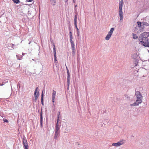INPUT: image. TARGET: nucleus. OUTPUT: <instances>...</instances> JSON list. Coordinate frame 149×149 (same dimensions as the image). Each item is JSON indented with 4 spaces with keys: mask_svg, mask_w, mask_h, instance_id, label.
<instances>
[{
    "mask_svg": "<svg viewBox=\"0 0 149 149\" xmlns=\"http://www.w3.org/2000/svg\"><path fill=\"white\" fill-rule=\"evenodd\" d=\"M135 95L137 99L135 102L131 104V106H138L142 102L143 96L140 92L139 91L136 92Z\"/></svg>",
    "mask_w": 149,
    "mask_h": 149,
    "instance_id": "obj_1",
    "label": "nucleus"
},
{
    "mask_svg": "<svg viewBox=\"0 0 149 149\" xmlns=\"http://www.w3.org/2000/svg\"><path fill=\"white\" fill-rule=\"evenodd\" d=\"M137 26L134 29V32L136 33H139L143 31L144 26L142 25L141 22H137Z\"/></svg>",
    "mask_w": 149,
    "mask_h": 149,
    "instance_id": "obj_2",
    "label": "nucleus"
},
{
    "mask_svg": "<svg viewBox=\"0 0 149 149\" xmlns=\"http://www.w3.org/2000/svg\"><path fill=\"white\" fill-rule=\"evenodd\" d=\"M124 2L123 0H121L119 3V7L118 9V14L120 17V21H122L123 18V13L122 11V7Z\"/></svg>",
    "mask_w": 149,
    "mask_h": 149,
    "instance_id": "obj_3",
    "label": "nucleus"
},
{
    "mask_svg": "<svg viewBox=\"0 0 149 149\" xmlns=\"http://www.w3.org/2000/svg\"><path fill=\"white\" fill-rule=\"evenodd\" d=\"M149 36V32H144L141 34L139 37V40H143L148 39V37Z\"/></svg>",
    "mask_w": 149,
    "mask_h": 149,
    "instance_id": "obj_4",
    "label": "nucleus"
},
{
    "mask_svg": "<svg viewBox=\"0 0 149 149\" xmlns=\"http://www.w3.org/2000/svg\"><path fill=\"white\" fill-rule=\"evenodd\" d=\"M139 40V41L142 43V44L146 47H149V39L143 40Z\"/></svg>",
    "mask_w": 149,
    "mask_h": 149,
    "instance_id": "obj_5",
    "label": "nucleus"
},
{
    "mask_svg": "<svg viewBox=\"0 0 149 149\" xmlns=\"http://www.w3.org/2000/svg\"><path fill=\"white\" fill-rule=\"evenodd\" d=\"M114 30V29L113 28H112L111 29L110 31L108 32V34L105 37V39L107 40H109L111 36L112 35L113 31Z\"/></svg>",
    "mask_w": 149,
    "mask_h": 149,
    "instance_id": "obj_6",
    "label": "nucleus"
},
{
    "mask_svg": "<svg viewBox=\"0 0 149 149\" xmlns=\"http://www.w3.org/2000/svg\"><path fill=\"white\" fill-rule=\"evenodd\" d=\"M22 142L23 143L24 149H28V144L26 137L23 136L22 138Z\"/></svg>",
    "mask_w": 149,
    "mask_h": 149,
    "instance_id": "obj_7",
    "label": "nucleus"
},
{
    "mask_svg": "<svg viewBox=\"0 0 149 149\" xmlns=\"http://www.w3.org/2000/svg\"><path fill=\"white\" fill-rule=\"evenodd\" d=\"M125 142V141L123 140H121L119 141L118 142L114 143H113L112 146L116 147L120 146L121 145L123 144Z\"/></svg>",
    "mask_w": 149,
    "mask_h": 149,
    "instance_id": "obj_8",
    "label": "nucleus"
},
{
    "mask_svg": "<svg viewBox=\"0 0 149 149\" xmlns=\"http://www.w3.org/2000/svg\"><path fill=\"white\" fill-rule=\"evenodd\" d=\"M38 88H37L35 90V92L34 93V97H38L39 95V92L38 91H37V89Z\"/></svg>",
    "mask_w": 149,
    "mask_h": 149,
    "instance_id": "obj_9",
    "label": "nucleus"
},
{
    "mask_svg": "<svg viewBox=\"0 0 149 149\" xmlns=\"http://www.w3.org/2000/svg\"><path fill=\"white\" fill-rule=\"evenodd\" d=\"M60 132L55 131L54 139H56L59 137L60 135Z\"/></svg>",
    "mask_w": 149,
    "mask_h": 149,
    "instance_id": "obj_10",
    "label": "nucleus"
},
{
    "mask_svg": "<svg viewBox=\"0 0 149 149\" xmlns=\"http://www.w3.org/2000/svg\"><path fill=\"white\" fill-rule=\"evenodd\" d=\"M40 126L41 128L42 127V112H41L40 114Z\"/></svg>",
    "mask_w": 149,
    "mask_h": 149,
    "instance_id": "obj_11",
    "label": "nucleus"
},
{
    "mask_svg": "<svg viewBox=\"0 0 149 149\" xmlns=\"http://www.w3.org/2000/svg\"><path fill=\"white\" fill-rule=\"evenodd\" d=\"M15 46L14 44H9V45L8 46V48L10 50L13 49L14 47Z\"/></svg>",
    "mask_w": 149,
    "mask_h": 149,
    "instance_id": "obj_12",
    "label": "nucleus"
},
{
    "mask_svg": "<svg viewBox=\"0 0 149 149\" xmlns=\"http://www.w3.org/2000/svg\"><path fill=\"white\" fill-rule=\"evenodd\" d=\"M53 47L54 56H56V49L54 43L53 44Z\"/></svg>",
    "mask_w": 149,
    "mask_h": 149,
    "instance_id": "obj_13",
    "label": "nucleus"
},
{
    "mask_svg": "<svg viewBox=\"0 0 149 149\" xmlns=\"http://www.w3.org/2000/svg\"><path fill=\"white\" fill-rule=\"evenodd\" d=\"M56 93V91H55L54 90H53V93L52 94V98L55 99Z\"/></svg>",
    "mask_w": 149,
    "mask_h": 149,
    "instance_id": "obj_14",
    "label": "nucleus"
},
{
    "mask_svg": "<svg viewBox=\"0 0 149 149\" xmlns=\"http://www.w3.org/2000/svg\"><path fill=\"white\" fill-rule=\"evenodd\" d=\"M60 126H56L55 130V131L56 132H60Z\"/></svg>",
    "mask_w": 149,
    "mask_h": 149,
    "instance_id": "obj_15",
    "label": "nucleus"
},
{
    "mask_svg": "<svg viewBox=\"0 0 149 149\" xmlns=\"http://www.w3.org/2000/svg\"><path fill=\"white\" fill-rule=\"evenodd\" d=\"M77 15H75L74 16V25H77Z\"/></svg>",
    "mask_w": 149,
    "mask_h": 149,
    "instance_id": "obj_16",
    "label": "nucleus"
},
{
    "mask_svg": "<svg viewBox=\"0 0 149 149\" xmlns=\"http://www.w3.org/2000/svg\"><path fill=\"white\" fill-rule=\"evenodd\" d=\"M142 24V25H143V26H149V24L147 23V22H142L141 23Z\"/></svg>",
    "mask_w": 149,
    "mask_h": 149,
    "instance_id": "obj_17",
    "label": "nucleus"
},
{
    "mask_svg": "<svg viewBox=\"0 0 149 149\" xmlns=\"http://www.w3.org/2000/svg\"><path fill=\"white\" fill-rule=\"evenodd\" d=\"M16 56L17 59L21 60L22 59V56L19 55H17Z\"/></svg>",
    "mask_w": 149,
    "mask_h": 149,
    "instance_id": "obj_18",
    "label": "nucleus"
},
{
    "mask_svg": "<svg viewBox=\"0 0 149 149\" xmlns=\"http://www.w3.org/2000/svg\"><path fill=\"white\" fill-rule=\"evenodd\" d=\"M41 103L42 104V105H44L43 104V92H42V93L41 95Z\"/></svg>",
    "mask_w": 149,
    "mask_h": 149,
    "instance_id": "obj_19",
    "label": "nucleus"
},
{
    "mask_svg": "<svg viewBox=\"0 0 149 149\" xmlns=\"http://www.w3.org/2000/svg\"><path fill=\"white\" fill-rule=\"evenodd\" d=\"M52 109L53 111H54L56 109V106L55 104H54V103H53L52 104Z\"/></svg>",
    "mask_w": 149,
    "mask_h": 149,
    "instance_id": "obj_20",
    "label": "nucleus"
},
{
    "mask_svg": "<svg viewBox=\"0 0 149 149\" xmlns=\"http://www.w3.org/2000/svg\"><path fill=\"white\" fill-rule=\"evenodd\" d=\"M75 28L77 30V36H79V29H78L77 25H75Z\"/></svg>",
    "mask_w": 149,
    "mask_h": 149,
    "instance_id": "obj_21",
    "label": "nucleus"
},
{
    "mask_svg": "<svg viewBox=\"0 0 149 149\" xmlns=\"http://www.w3.org/2000/svg\"><path fill=\"white\" fill-rule=\"evenodd\" d=\"M133 38L134 39H136L138 38V36L136 34H133Z\"/></svg>",
    "mask_w": 149,
    "mask_h": 149,
    "instance_id": "obj_22",
    "label": "nucleus"
},
{
    "mask_svg": "<svg viewBox=\"0 0 149 149\" xmlns=\"http://www.w3.org/2000/svg\"><path fill=\"white\" fill-rule=\"evenodd\" d=\"M72 54L74 56L75 54V49H72Z\"/></svg>",
    "mask_w": 149,
    "mask_h": 149,
    "instance_id": "obj_23",
    "label": "nucleus"
},
{
    "mask_svg": "<svg viewBox=\"0 0 149 149\" xmlns=\"http://www.w3.org/2000/svg\"><path fill=\"white\" fill-rule=\"evenodd\" d=\"M51 1V2L52 3V4L53 5H55V3H56L55 0H50Z\"/></svg>",
    "mask_w": 149,
    "mask_h": 149,
    "instance_id": "obj_24",
    "label": "nucleus"
},
{
    "mask_svg": "<svg viewBox=\"0 0 149 149\" xmlns=\"http://www.w3.org/2000/svg\"><path fill=\"white\" fill-rule=\"evenodd\" d=\"M67 68V73L68 74V77H70V73L69 72V71L68 69Z\"/></svg>",
    "mask_w": 149,
    "mask_h": 149,
    "instance_id": "obj_25",
    "label": "nucleus"
},
{
    "mask_svg": "<svg viewBox=\"0 0 149 149\" xmlns=\"http://www.w3.org/2000/svg\"><path fill=\"white\" fill-rule=\"evenodd\" d=\"M71 46L72 49H75V47H74L75 45H74V43H71Z\"/></svg>",
    "mask_w": 149,
    "mask_h": 149,
    "instance_id": "obj_26",
    "label": "nucleus"
},
{
    "mask_svg": "<svg viewBox=\"0 0 149 149\" xmlns=\"http://www.w3.org/2000/svg\"><path fill=\"white\" fill-rule=\"evenodd\" d=\"M15 3H19L20 1L19 0H12Z\"/></svg>",
    "mask_w": 149,
    "mask_h": 149,
    "instance_id": "obj_27",
    "label": "nucleus"
},
{
    "mask_svg": "<svg viewBox=\"0 0 149 149\" xmlns=\"http://www.w3.org/2000/svg\"><path fill=\"white\" fill-rule=\"evenodd\" d=\"M60 112H58V114L57 116V120H59V116H60Z\"/></svg>",
    "mask_w": 149,
    "mask_h": 149,
    "instance_id": "obj_28",
    "label": "nucleus"
},
{
    "mask_svg": "<svg viewBox=\"0 0 149 149\" xmlns=\"http://www.w3.org/2000/svg\"><path fill=\"white\" fill-rule=\"evenodd\" d=\"M70 77H67V82L68 86L69 85V84L70 83Z\"/></svg>",
    "mask_w": 149,
    "mask_h": 149,
    "instance_id": "obj_29",
    "label": "nucleus"
},
{
    "mask_svg": "<svg viewBox=\"0 0 149 149\" xmlns=\"http://www.w3.org/2000/svg\"><path fill=\"white\" fill-rule=\"evenodd\" d=\"M38 97H35V99L34 100L33 102H37V100L38 99Z\"/></svg>",
    "mask_w": 149,
    "mask_h": 149,
    "instance_id": "obj_30",
    "label": "nucleus"
},
{
    "mask_svg": "<svg viewBox=\"0 0 149 149\" xmlns=\"http://www.w3.org/2000/svg\"><path fill=\"white\" fill-rule=\"evenodd\" d=\"M54 61H55V63H56V62L57 61V60L56 59V56H54Z\"/></svg>",
    "mask_w": 149,
    "mask_h": 149,
    "instance_id": "obj_31",
    "label": "nucleus"
},
{
    "mask_svg": "<svg viewBox=\"0 0 149 149\" xmlns=\"http://www.w3.org/2000/svg\"><path fill=\"white\" fill-rule=\"evenodd\" d=\"M59 121V120H57V123L56 126H60V125H59V124L58 123Z\"/></svg>",
    "mask_w": 149,
    "mask_h": 149,
    "instance_id": "obj_32",
    "label": "nucleus"
},
{
    "mask_svg": "<svg viewBox=\"0 0 149 149\" xmlns=\"http://www.w3.org/2000/svg\"><path fill=\"white\" fill-rule=\"evenodd\" d=\"M134 55L135 56V57H133V58H134L135 59L136 58V56H138V55H137L136 53H134L133 55V56H134Z\"/></svg>",
    "mask_w": 149,
    "mask_h": 149,
    "instance_id": "obj_33",
    "label": "nucleus"
},
{
    "mask_svg": "<svg viewBox=\"0 0 149 149\" xmlns=\"http://www.w3.org/2000/svg\"><path fill=\"white\" fill-rule=\"evenodd\" d=\"M3 121L4 122H6V123H8V120L6 119H3Z\"/></svg>",
    "mask_w": 149,
    "mask_h": 149,
    "instance_id": "obj_34",
    "label": "nucleus"
},
{
    "mask_svg": "<svg viewBox=\"0 0 149 149\" xmlns=\"http://www.w3.org/2000/svg\"><path fill=\"white\" fill-rule=\"evenodd\" d=\"M70 42L71 43H74V41L72 40H70Z\"/></svg>",
    "mask_w": 149,
    "mask_h": 149,
    "instance_id": "obj_35",
    "label": "nucleus"
},
{
    "mask_svg": "<svg viewBox=\"0 0 149 149\" xmlns=\"http://www.w3.org/2000/svg\"><path fill=\"white\" fill-rule=\"evenodd\" d=\"M73 39V36H70V40H72Z\"/></svg>",
    "mask_w": 149,
    "mask_h": 149,
    "instance_id": "obj_36",
    "label": "nucleus"
},
{
    "mask_svg": "<svg viewBox=\"0 0 149 149\" xmlns=\"http://www.w3.org/2000/svg\"><path fill=\"white\" fill-rule=\"evenodd\" d=\"M55 100V99L52 98V102H53V103H54V102Z\"/></svg>",
    "mask_w": 149,
    "mask_h": 149,
    "instance_id": "obj_37",
    "label": "nucleus"
},
{
    "mask_svg": "<svg viewBox=\"0 0 149 149\" xmlns=\"http://www.w3.org/2000/svg\"><path fill=\"white\" fill-rule=\"evenodd\" d=\"M69 34H70V36H72V32L71 31H70L69 32Z\"/></svg>",
    "mask_w": 149,
    "mask_h": 149,
    "instance_id": "obj_38",
    "label": "nucleus"
},
{
    "mask_svg": "<svg viewBox=\"0 0 149 149\" xmlns=\"http://www.w3.org/2000/svg\"><path fill=\"white\" fill-rule=\"evenodd\" d=\"M28 2H31L33 1V0H26Z\"/></svg>",
    "mask_w": 149,
    "mask_h": 149,
    "instance_id": "obj_39",
    "label": "nucleus"
},
{
    "mask_svg": "<svg viewBox=\"0 0 149 149\" xmlns=\"http://www.w3.org/2000/svg\"><path fill=\"white\" fill-rule=\"evenodd\" d=\"M68 0H64L65 1L66 3L67 2H68Z\"/></svg>",
    "mask_w": 149,
    "mask_h": 149,
    "instance_id": "obj_40",
    "label": "nucleus"
},
{
    "mask_svg": "<svg viewBox=\"0 0 149 149\" xmlns=\"http://www.w3.org/2000/svg\"><path fill=\"white\" fill-rule=\"evenodd\" d=\"M4 84H0V85L1 86H3Z\"/></svg>",
    "mask_w": 149,
    "mask_h": 149,
    "instance_id": "obj_41",
    "label": "nucleus"
},
{
    "mask_svg": "<svg viewBox=\"0 0 149 149\" xmlns=\"http://www.w3.org/2000/svg\"><path fill=\"white\" fill-rule=\"evenodd\" d=\"M31 43V41H30L29 43V44H30Z\"/></svg>",
    "mask_w": 149,
    "mask_h": 149,
    "instance_id": "obj_42",
    "label": "nucleus"
},
{
    "mask_svg": "<svg viewBox=\"0 0 149 149\" xmlns=\"http://www.w3.org/2000/svg\"><path fill=\"white\" fill-rule=\"evenodd\" d=\"M22 54L23 55H24V53H22Z\"/></svg>",
    "mask_w": 149,
    "mask_h": 149,
    "instance_id": "obj_43",
    "label": "nucleus"
},
{
    "mask_svg": "<svg viewBox=\"0 0 149 149\" xmlns=\"http://www.w3.org/2000/svg\"><path fill=\"white\" fill-rule=\"evenodd\" d=\"M32 60L33 61H34V60L33 59H32Z\"/></svg>",
    "mask_w": 149,
    "mask_h": 149,
    "instance_id": "obj_44",
    "label": "nucleus"
},
{
    "mask_svg": "<svg viewBox=\"0 0 149 149\" xmlns=\"http://www.w3.org/2000/svg\"><path fill=\"white\" fill-rule=\"evenodd\" d=\"M126 96H127V98H128V97L127 95H126Z\"/></svg>",
    "mask_w": 149,
    "mask_h": 149,
    "instance_id": "obj_45",
    "label": "nucleus"
},
{
    "mask_svg": "<svg viewBox=\"0 0 149 149\" xmlns=\"http://www.w3.org/2000/svg\"><path fill=\"white\" fill-rule=\"evenodd\" d=\"M73 2L74 3L75 2V1H74V0H73Z\"/></svg>",
    "mask_w": 149,
    "mask_h": 149,
    "instance_id": "obj_46",
    "label": "nucleus"
},
{
    "mask_svg": "<svg viewBox=\"0 0 149 149\" xmlns=\"http://www.w3.org/2000/svg\"><path fill=\"white\" fill-rule=\"evenodd\" d=\"M77 5H76V6H75V7H77Z\"/></svg>",
    "mask_w": 149,
    "mask_h": 149,
    "instance_id": "obj_47",
    "label": "nucleus"
},
{
    "mask_svg": "<svg viewBox=\"0 0 149 149\" xmlns=\"http://www.w3.org/2000/svg\"><path fill=\"white\" fill-rule=\"evenodd\" d=\"M74 10H75L76 11V9L75 8H74Z\"/></svg>",
    "mask_w": 149,
    "mask_h": 149,
    "instance_id": "obj_48",
    "label": "nucleus"
},
{
    "mask_svg": "<svg viewBox=\"0 0 149 149\" xmlns=\"http://www.w3.org/2000/svg\"><path fill=\"white\" fill-rule=\"evenodd\" d=\"M104 123H106L105 121H104Z\"/></svg>",
    "mask_w": 149,
    "mask_h": 149,
    "instance_id": "obj_49",
    "label": "nucleus"
}]
</instances>
